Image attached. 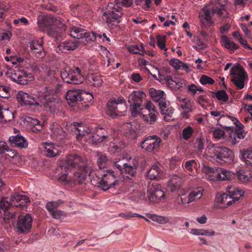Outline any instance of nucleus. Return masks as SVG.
I'll return each instance as SVG.
<instances>
[{
    "label": "nucleus",
    "instance_id": "obj_1",
    "mask_svg": "<svg viewBox=\"0 0 252 252\" xmlns=\"http://www.w3.org/2000/svg\"><path fill=\"white\" fill-rule=\"evenodd\" d=\"M91 165V163H86L78 155H70L57 168L58 181L64 185L81 184L92 172Z\"/></svg>",
    "mask_w": 252,
    "mask_h": 252
},
{
    "label": "nucleus",
    "instance_id": "obj_2",
    "mask_svg": "<svg viewBox=\"0 0 252 252\" xmlns=\"http://www.w3.org/2000/svg\"><path fill=\"white\" fill-rule=\"evenodd\" d=\"M74 132L77 140L82 145L87 143H96L106 141L108 134L107 131L102 127L98 126L91 133V129L83 124L74 123Z\"/></svg>",
    "mask_w": 252,
    "mask_h": 252
},
{
    "label": "nucleus",
    "instance_id": "obj_3",
    "mask_svg": "<svg viewBox=\"0 0 252 252\" xmlns=\"http://www.w3.org/2000/svg\"><path fill=\"white\" fill-rule=\"evenodd\" d=\"M55 93L54 90L46 87L43 91H38L35 94L40 103L39 106H43L47 111L51 113H56L61 106V100L54 97Z\"/></svg>",
    "mask_w": 252,
    "mask_h": 252
},
{
    "label": "nucleus",
    "instance_id": "obj_4",
    "mask_svg": "<svg viewBox=\"0 0 252 252\" xmlns=\"http://www.w3.org/2000/svg\"><path fill=\"white\" fill-rule=\"evenodd\" d=\"M124 14L123 8L113 3H108L102 10V18L111 30L118 28L120 19Z\"/></svg>",
    "mask_w": 252,
    "mask_h": 252
},
{
    "label": "nucleus",
    "instance_id": "obj_5",
    "mask_svg": "<svg viewBox=\"0 0 252 252\" xmlns=\"http://www.w3.org/2000/svg\"><path fill=\"white\" fill-rule=\"evenodd\" d=\"M107 115L113 119L124 116L127 109L126 100L122 97H119L117 100L111 99L107 102Z\"/></svg>",
    "mask_w": 252,
    "mask_h": 252
},
{
    "label": "nucleus",
    "instance_id": "obj_6",
    "mask_svg": "<svg viewBox=\"0 0 252 252\" xmlns=\"http://www.w3.org/2000/svg\"><path fill=\"white\" fill-rule=\"evenodd\" d=\"M119 176L114 171L106 170L103 171L101 179L98 178L97 186L103 190H107L119 184Z\"/></svg>",
    "mask_w": 252,
    "mask_h": 252
},
{
    "label": "nucleus",
    "instance_id": "obj_7",
    "mask_svg": "<svg viewBox=\"0 0 252 252\" xmlns=\"http://www.w3.org/2000/svg\"><path fill=\"white\" fill-rule=\"evenodd\" d=\"M37 24L41 28L51 29L55 26L62 31H66V27L63 23L61 18L54 17L51 15H40L37 17Z\"/></svg>",
    "mask_w": 252,
    "mask_h": 252
},
{
    "label": "nucleus",
    "instance_id": "obj_8",
    "mask_svg": "<svg viewBox=\"0 0 252 252\" xmlns=\"http://www.w3.org/2000/svg\"><path fill=\"white\" fill-rule=\"evenodd\" d=\"M230 74L232 76L231 81L237 89H243L248 76L242 66L239 64L234 66L230 69Z\"/></svg>",
    "mask_w": 252,
    "mask_h": 252
},
{
    "label": "nucleus",
    "instance_id": "obj_9",
    "mask_svg": "<svg viewBox=\"0 0 252 252\" xmlns=\"http://www.w3.org/2000/svg\"><path fill=\"white\" fill-rule=\"evenodd\" d=\"M61 75L63 81L67 83L79 84L84 80L81 71L78 67L74 69L66 68L61 72Z\"/></svg>",
    "mask_w": 252,
    "mask_h": 252
},
{
    "label": "nucleus",
    "instance_id": "obj_10",
    "mask_svg": "<svg viewBox=\"0 0 252 252\" xmlns=\"http://www.w3.org/2000/svg\"><path fill=\"white\" fill-rule=\"evenodd\" d=\"M32 218L28 213L19 216L13 225L15 230L20 234L28 233L31 229Z\"/></svg>",
    "mask_w": 252,
    "mask_h": 252
},
{
    "label": "nucleus",
    "instance_id": "obj_11",
    "mask_svg": "<svg viewBox=\"0 0 252 252\" xmlns=\"http://www.w3.org/2000/svg\"><path fill=\"white\" fill-rule=\"evenodd\" d=\"M90 94V99L94 98L93 93L79 89H72L68 90L66 94V99L69 105L73 107L77 103L78 101L82 100V94Z\"/></svg>",
    "mask_w": 252,
    "mask_h": 252
},
{
    "label": "nucleus",
    "instance_id": "obj_12",
    "mask_svg": "<svg viewBox=\"0 0 252 252\" xmlns=\"http://www.w3.org/2000/svg\"><path fill=\"white\" fill-rule=\"evenodd\" d=\"M147 193L148 198L151 202L166 199L164 192L161 189L160 186L157 183L154 182L148 186Z\"/></svg>",
    "mask_w": 252,
    "mask_h": 252
},
{
    "label": "nucleus",
    "instance_id": "obj_13",
    "mask_svg": "<svg viewBox=\"0 0 252 252\" xmlns=\"http://www.w3.org/2000/svg\"><path fill=\"white\" fill-rule=\"evenodd\" d=\"M160 138L156 135L147 137L141 143V148L149 153H155L159 149Z\"/></svg>",
    "mask_w": 252,
    "mask_h": 252
},
{
    "label": "nucleus",
    "instance_id": "obj_14",
    "mask_svg": "<svg viewBox=\"0 0 252 252\" xmlns=\"http://www.w3.org/2000/svg\"><path fill=\"white\" fill-rule=\"evenodd\" d=\"M8 74L11 80L21 85L26 84L29 80L33 79L32 74L28 73L24 70H12L8 73Z\"/></svg>",
    "mask_w": 252,
    "mask_h": 252
},
{
    "label": "nucleus",
    "instance_id": "obj_15",
    "mask_svg": "<svg viewBox=\"0 0 252 252\" xmlns=\"http://www.w3.org/2000/svg\"><path fill=\"white\" fill-rule=\"evenodd\" d=\"M204 189L202 187H197L192 189L188 196L183 195L181 196V201L183 204H189L191 202H195L201 198Z\"/></svg>",
    "mask_w": 252,
    "mask_h": 252
},
{
    "label": "nucleus",
    "instance_id": "obj_16",
    "mask_svg": "<svg viewBox=\"0 0 252 252\" xmlns=\"http://www.w3.org/2000/svg\"><path fill=\"white\" fill-rule=\"evenodd\" d=\"M16 98L21 105L39 106L40 105L38 99L36 100L35 97L23 91L18 93Z\"/></svg>",
    "mask_w": 252,
    "mask_h": 252
},
{
    "label": "nucleus",
    "instance_id": "obj_17",
    "mask_svg": "<svg viewBox=\"0 0 252 252\" xmlns=\"http://www.w3.org/2000/svg\"><path fill=\"white\" fill-rule=\"evenodd\" d=\"M42 153L49 158H54L60 155L61 151L52 142H46L41 144L39 147Z\"/></svg>",
    "mask_w": 252,
    "mask_h": 252
},
{
    "label": "nucleus",
    "instance_id": "obj_18",
    "mask_svg": "<svg viewBox=\"0 0 252 252\" xmlns=\"http://www.w3.org/2000/svg\"><path fill=\"white\" fill-rule=\"evenodd\" d=\"M9 199L13 206L19 207L23 209L30 202V198L28 196L18 193H14Z\"/></svg>",
    "mask_w": 252,
    "mask_h": 252
},
{
    "label": "nucleus",
    "instance_id": "obj_19",
    "mask_svg": "<svg viewBox=\"0 0 252 252\" xmlns=\"http://www.w3.org/2000/svg\"><path fill=\"white\" fill-rule=\"evenodd\" d=\"M218 153L217 159L228 164L233 161V152L228 148L220 146Z\"/></svg>",
    "mask_w": 252,
    "mask_h": 252
},
{
    "label": "nucleus",
    "instance_id": "obj_20",
    "mask_svg": "<svg viewBox=\"0 0 252 252\" xmlns=\"http://www.w3.org/2000/svg\"><path fill=\"white\" fill-rule=\"evenodd\" d=\"M226 192L233 204L242 198L244 193L242 189L232 185L226 188Z\"/></svg>",
    "mask_w": 252,
    "mask_h": 252
},
{
    "label": "nucleus",
    "instance_id": "obj_21",
    "mask_svg": "<svg viewBox=\"0 0 252 252\" xmlns=\"http://www.w3.org/2000/svg\"><path fill=\"white\" fill-rule=\"evenodd\" d=\"M158 105L161 113L164 116V119L166 121H170L174 119L172 117V115L174 110L170 106L169 101H167L166 99H165L164 101H161Z\"/></svg>",
    "mask_w": 252,
    "mask_h": 252
},
{
    "label": "nucleus",
    "instance_id": "obj_22",
    "mask_svg": "<svg viewBox=\"0 0 252 252\" xmlns=\"http://www.w3.org/2000/svg\"><path fill=\"white\" fill-rule=\"evenodd\" d=\"M233 204L227 193L218 194L215 201V207L220 209L226 208Z\"/></svg>",
    "mask_w": 252,
    "mask_h": 252
},
{
    "label": "nucleus",
    "instance_id": "obj_23",
    "mask_svg": "<svg viewBox=\"0 0 252 252\" xmlns=\"http://www.w3.org/2000/svg\"><path fill=\"white\" fill-rule=\"evenodd\" d=\"M250 32H245V35L241 34L240 32H233V36L235 40L237 41L245 48L252 50V47L248 44V42H252V38L250 36Z\"/></svg>",
    "mask_w": 252,
    "mask_h": 252
},
{
    "label": "nucleus",
    "instance_id": "obj_24",
    "mask_svg": "<svg viewBox=\"0 0 252 252\" xmlns=\"http://www.w3.org/2000/svg\"><path fill=\"white\" fill-rule=\"evenodd\" d=\"M50 129L52 131L51 136L56 140L61 142L65 138L64 131L57 124H53Z\"/></svg>",
    "mask_w": 252,
    "mask_h": 252
},
{
    "label": "nucleus",
    "instance_id": "obj_25",
    "mask_svg": "<svg viewBox=\"0 0 252 252\" xmlns=\"http://www.w3.org/2000/svg\"><path fill=\"white\" fill-rule=\"evenodd\" d=\"M146 97V94L140 91H133L128 96V101L130 104H142L143 99Z\"/></svg>",
    "mask_w": 252,
    "mask_h": 252
},
{
    "label": "nucleus",
    "instance_id": "obj_26",
    "mask_svg": "<svg viewBox=\"0 0 252 252\" xmlns=\"http://www.w3.org/2000/svg\"><path fill=\"white\" fill-rule=\"evenodd\" d=\"M78 47V44L76 39L67 40L61 43L58 46L59 50L63 53L74 50Z\"/></svg>",
    "mask_w": 252,
    "mask_h": 252
},
{
    "label": "nucleus",
    "instance_id": "obj_27",
    "mask_svg": "<svg viewBox=\"0 0 252 252\" xmlns=\"http://www.w3.org/2000/svg\"><path fill=\"white\" fill-rule=\"evenodd\" d=\"M165 81L168 86L173 90H178L185 85V81L177 78L172 79L168 76L165 78Z\"/></svg>",
    "mask_w": 252,
    "mask_h": 252
},
{
    "label": "nucleus",
    "instance_id": "obj_28",
    "mask_svg": "<svg viewBox=\"0 0 252 252\" xmlns=\"http://www.w3.org/2000/svg\"><path fill=\"white\" fill-rule=\"evenodd\" d=\"M9 140L11 143L20 148H25L28 146L27 140L23 136L18 134L10 136Z\"/></svg>",
    "mask_w": 252,
    "mask_h": 252
},
{
    "label": "nucleus",
    "instance_id": "obj_29",
    "mask_svg": "<svg viewBox=\"0 0 252 252\" xmlns=\"http://www.w3.org/2000/svg\"><path fill=\"white\" fill-rule=\"evenodd\" d=\"M219 168L214 169L209 167H205L203 172L205 174L204 177L210 181H219Z\"/></svg>",
    "mask_w": 252,
    "mask_h": 252
},
{
    "label": "nucleus",
    "instance_id": "obj_30",
    "mask_svg": "<svg viewBox=\"0 0 252 252\" xmlns=\"http://www.w3.org/2000/svg\"><path fill=\"white\" fill-rule=\"evenodd\" d=\"M220 43L223 47L230 51H234L239 49V46L229 37L222 36L220 38Z\"/></svg>",
    "mask_w": 252,
    "mask_h": 252
},
{
    "label": "nucleus",
    "instance_id": "obj_31",
    "mask_svg": "<svg viewBox=\"0 0 252 252\" xmlns=\"http://www.w3.org/2000/svg\"><path fill=\"white\" fill-rule=\"evenodd\" d=\"M96 155L97 157V164L99 169H104L111 165V160L105 154L97 152L96 153Z\"/></svg>",
    "mask_w": 252,
    "mask_h": 252
},
{
    "label": "nucleus",
    "instance_id": "obj_32",
    "mask_svg": "<svg viewBox=\"0 0 252 252\" xmlns=\"http://www.w3.org/2000/svg\"><path fill=\"white\" fill-rule=\"evenodd\" d=\"M219 148L220 146H216L212 144H209L205 149V157L209 160L213 158L217 159Z\"/></svg>",
    "mask_w": 252,
    "mask_h": 252
},
{
    "label": "nucleus",
    "instance_id": "obj_33",
    "mask_svg": "<svg viewBox=\"0 0 252 252\" xmlns=\"http://www.w3.org/2000/svg\"><path fill=\"white\" fill-rule=\"evenodd\" d=\"M246 136L245 131L243 129H233L229 134L230 140L233 145L239 142V140L244 138Z\"/></svg>",
    "mask_w": 252,
    "mask_h": 252
},
{
    "label": "nucleus",
    "instance_id": "obj_34",
    "mask_svg": "<svg viewBox=\"0 0 252 252\" xmlns=\"http://www.w3.org/2000/svg\"><path fill=\"white\" fill-rule=\"evenodd\" d=\"M149 93L152 98L158 104L166 99V94L163 91L152 88L149 90Z\"/></svg>",
    "mask_w": 252,
    "mask_h": 252
},
{
    "label": "nucleus",
    "instance_id": "obj_35",
    "mask_svg": "<svg viewBox=\"0 0 252 252\" xmlns=\"http://www.w3.org/2000/svg\"><path fill=\"white\" fill-rule=\"evenodd\" d=\"M87 81L91 85L95 87L101 86L103 82L102 76L96 73L89 74L87 77Z\"/></svg>",
    "mask_w": 252,
    "mask_h": 252
},
{
    "label": "nucleus",
    "instance_id": "obj_36",
    "mask_svg": "<svg viewBox=\"0 0 252 252\" xmlns=\"http://www.w3.org/2000/svg\"><path fill=\"white\" fill-rule=\"evenodd\" d=\"M26 121L29 124V127L33 132H38L42 128L43 124L37 119L27 117Z\"/></svg>",
    "mask_w": 252,
    "mask_h": 252
},
{
    "label": "nucleus",
    "instance_id": "obj_37",
    "mask_svg": "<svg viewBox=\"0 0 252 252\" xmlns=\"http://www.w3.org/2000/svg\"><path fill=\"white\" fill-rule=\"evenodd\" d=\"M219 181H228L234 178V173L224 168H219Z\"/></svg>",
    "mask_w": 252,
    "mask_h": 252
},
{
    "label": "nucleus",
    "instance_id": "obj_38",
    "mask_svg": "<svg viewBox=\"0 0 252 252\" xmlns=\"http://www.w3.org/2000/svg\"><path fill=\"white\" fill-rule=\"evenodd\" d=\"M161 170L159 167L156 164H154L151 169L147 172L146 176L151 180H158L160 178Z\"/></svg>",
    "mask_w": 252,
    "mask_h": 252
},
{
    "label": "nucleus",
    "instance_id": "obj_39",
    "mask_svg": "<svg viewBox=\"0 0 252 252\" xmlns=\"http://www.w3.org/2000/svg\"><path fill=\"white\" fill-rule=\"evenodd\" d=\"M197 163L194 159H191L187 161L184 164L185 171L190 175L194 176L196 175V172H194Z\"/></svg>",
    "mask_w": 252,
    "mask_h": 252
},
{
    "label": "nucleus",
    "instance_id": "obj_40",
    "mask_svg": "<svg viewBox=\"0 0 252 252\" xmlns=\"http://www.w3.org/2000/svg\"><path fill=\"white\" fill-rule=\"evenodd\" d=\"M169 64L172 66L176 70H188L189 69V66L187 63H185L177 59H172L169 61Z\"/></svg>",
    "mask_w": 252,
    "mask_h": 252
},
{
    "label": "nucleus",
    "instance_id": "obj_41",
    "mask_svg": "<svg viewBox=\"0 0 252 252\" xmlns=\"http://www.w3.org/2000/svg\"><path fill=\"white\" fill-rule=\"evenodd\" d=\"M242 158L247 165L252 166V150L244 149L241 152Z\"/></svg>",
    "mask_w": 252,
    "mask_h": 252
},
{
    "label": "nucleus",
    "instance_id": "obj_42",
    "mask_svg": "<svg viewBox=\"0 0 252 252\" xmlns=\"http://www.w3.org/2000/svg\"><path fill=\"white\" fill-rule=\"evenodd\" d=\"M143 110L144 107L142 106V104L141 105L140 103H137V104H130V110L131 115L133 117H136L138 115H141L143 117L142 111Z\"/></svg>",
    "mask_w": 252,
    "mask_h": 252
},
{
    "label": "nucleus",
    "instance_id": "obj_43",
    "mask_svg": "<svg viewBox=\"0 0 252 252\" xmlns=\"http://www.w3.org/2000/svg\"><path fill=\"white\" fill-rule=\"evenodd\" d=\"M146 215L149 219L160 224H165L169 222V219L164 216L151 214H147Z\"/></svg>",
    "mask_w": 252,
    "mask_h": 252
},
{
    "label": "nucleus",
    "instance_id": "obj_44",
    "mask_svg": "<svg viewBox=\"0 0 252 252\" xmlns=\"http://www.w3.org/2000/svg\"><path fill=\"white\" fill-rule=\"evenodd\" d=\"M148 113L147 114H143L142 118L145 121H146L150 124H153L157 120L158 113L157 111H151L148 112Z\"/></svg>",
    "mask_w": 252,
    "mask_h": 252
},
{
    "label": "nucleus",
    "instance_id": "obj_45",
    "mask_svg": "<svg viewBox=\"0 0 252 252\" xmlns=\"http://www.w3.org/2000/svg\"><path fill=\"white\" fill-rule=\"evenodd\" d=\"M100 51L102 56L106 58L107 61V66H110L114 62L113 59L111 60L112 54L107 49V48L104 46H101L100 47Z\"/></svg>",
    "mask_w": 252,
    "mask_h": 252
},
{
    "label": "nucleus",
    "instance_id": "obj_46",
    "mask_svg": "<svg viewBox=\"0 0 252 252\" xmlns=\"http://www.w3.org/2000/svg\"><path fill=\"white\" fill-rule=\"evenodd\" d=\"M10 199L8 197H3L0 201V213H2L5 211L8 210V208L10 206H13Z\"/></svg>",
    "mask_w": 252,
    "mask_h": 252
},
{
    "label": "nucleus",
    "instance_id": "obj_47",
    "mask_svg": "<svg viewBox=\"0 0 252 252\" xmlns=\"http://www.w3.org/2000/svg\"><path fill=\"white\" fill-rule=\"evenodd\" d=\"M237 176L239 181L243 184H247L252 180V176L250 174H247L241 171L237 172Z\"/></svg>",
    "mask_w": 252,
    "mask_h": 252
},
{
    "label": "nucleus",
    "instance_id": "obj_48",
    "mask_svg": "<svg viewBox=\"0 0 252 252\" xmlns=\"http://www.w3.org/2000/svg\"><path fill=\"white\" fill-rule=\"evenodd\" d=\"M62 203L61 200L57 201H50L46 204V207L50 214L58 209L59 206Z\"/></svg>",
    "mask_w": 252,
    "mask_h": 252
},
{
    "label": "nucleus",
    "instance_id": "obj_49",
    "mask_svg": "<svg viewBox=\"0 0 252 252\" xmlns=\"http://www.w3.org/2000/svg\"><path fill=\"white\" fill-rule=\"evenodd\" d=\"M31 48L35 54H41L43 50L41 43L37 40H33L31 42Z\"/></svg>",
    "mask_w": 252,
    "mask_h": 252
},
{
    "label": "nucleus",
    "instance_id": "obj_50",
    "mask_svg": "<svg viewBox=\"0 0 252 252\" xmlns=\"http://www.w3.org/2000/svg\"><path fill=\"white\" fill-rule=\"evenodd\" d=\"M157 40L158 47L164 51V54H166L167 49L165 47V36L164 35H158Z\"/></svg>",
    "mask_w": 252,
    "mask_h": 252
},
{
    "label": "nucleus",
    "instance_id": "obj_51",
    "mask_svg": "<svg viewBox=\"0 0 252 252\" xmlns=\"http://www.w3.org/2000/svg\"><path fill=\"white\" fill-rule=\"evenodd\" d=\"M187 90L189 93L195 95L197 92H203V90L201 87H197L194 84H190L187 86Z\"/></svg>",
    "mask_w": 252,
    "mask_h": 252
},
{
    "label": "nucleus",
    "instance_id": "obj_52",
    "mask_svg": "<svg viewBox=\"0 0 252 252\" xmlns=\"http://www.w3.org/2000/svg\"><path fill=\"white\" fill-rule=\"evenodd\" d=\"M0 214L6 223H9V221L15 218L16 216L15 213L10 212L8 210L3 212Z\"/></svg>",
    "mask_w": 252,
    "mask_h": 252
},
{
    "label": "nucleus",
    "instance_id": "obj_53",
    "mask_svg": "<svg viewBox=\"0 0 252 252\" xmlns=\"http://www.w3.org/2000/svg\"><path fill=\"white\" fill-rule=\"evenodd\" d=\"M193 132V128L188 126L183 129L182 131V137L184 140L189 139L192 135Z\"/></svg>",
    "mask_w": 252,
    "mask_h": 252
},
{
    "label": "nucleus",
    "instance_id": "obj_54",
    "mask_svg": "<svg viewBox=\"0 0 252 252\" xmlns=\"http://www.w3.org/2000/svg\"><path fill=\"white\" fill-rule=\"evenodd\" d=\"M126 127L131 134H136L139 130V126L135 122H130L126 124Z\"/></svg>",
    "mask_w": 252,
    "mask_h": 252
},
{
    "label": "nucleus",
    "instance_id": "obj_55",
    "mask_svg": "<svg viewBox=\"0 0 252 252\" xmlns=\"http://www.w3.org/2000/svg\"><path fill=\"white\" fill-rule=\"evenodd\" d=\"M199 81L202 85H205L207 84L213 85L215 82V80L213 78L206 75H202L200 78Z\"/></svg>",
    "mask_w": 252,
    "mask_h": 252
},
{
    "label": "nucleus",
    "instance_id": "obj_56",
    "mask_svg": "<svg viewBox=\"0 0 252 252\" xmlns=\"http://www.w3.org/2000/svg\"><path fill=\"white\" fill-rule=\"evenodd\" d=\"M214 137L219 140L222 138L224 135V131L220 128L218 127L212 129Z\"/></svg>",
    "mask_w": 252,
    "mask_h": 252
},
{
    "label": "nucleus",
    "instance_id": "obj_57",
    "mask_svg": "<svg viewBox=\"0 0 252 252\" xmlns=\"http://www.w3.org/2000/svg\"><path fill=\"white\" fill-rule=\"evenodd\" d=\"M123 172L122 173L127 174L131 176H133L136 173L137 167H133L131 165H123Z\"/></svg>",
    "mask_w": 252,
    "mask_h": 252
},
{
    "label": "nucleus",
    "instance_id": "obj_58",
    "mask_svg": "<svg viewBox=\"0 0 252 252\" xmlns=\"http://www.w3.org/2000/svg\"><path fill=\"white\" fill-rule=\"evenodd\" d=\"M3 114V118L2 119V122L5 123L10 122L14 118V115L13 113L8 109H4Z\"/></svg>",
    "mask_w": 252,
    "mask_h": 252
},
{
    "label": "nucleus",
    "instance_id": "obj_59",
    "mask_svg": "<svg viewBox=\"0 0 252 252\" xmlns=\"http://www.w3.org/2000/svg\"><path fill=\"white\" fill-rule=\"evenodd\" d=\"M217 99L220 101L226 102L228 99V96L227 94L224 91H219L216 94Z\"/></svg>",
    "mask_w": 252,
    "mask_h": 252
},
{
    "label": "nucleus",
    "instance_id": "obj_60",
    "mask_svg": "<svg viewBox=\"0 0 252 252\" xmlns=\"http://www.w3.org/2000/svg\"><path fill=\"white\" fill-rule=\"evenodd\" d=\"M123 165H131L133 167L138 166V161L134 158L129 157L128 158H126V162H122Z\"/></svg>",
    "mask_w": 252,
    "mask_h": 252
},
{
    "label": "nucleus",
    "instance_id": "obj_61",
    "mask_svg": "<svg viewBox=\"0 0 252 252\" xmlns=\"http://www.w3.org/2000/svg\"><path fill=\"white\" fill-rule=\"evenodd\" d=\"M119 216L126 219H129L131 218L138 217L139 218H144V216L137 213H132L131 212H126L119 214Z\"/></svg>",
    "mask_w": 252,
    "mask_h": 252
},
{
    "label": "nucleus",
    "instance_id": "obj_62",
    "mask_svg": "<svg viewBox=\"0 0 252 252\" xmlns=\"http://www.w3.org/2000/svg\"><path fill=\"white\" fill-rule=\"evenodd\" d=\"M50 215L54 219L58 220L63 219L65 216V213L59 209L54 211Z\"/></svg>",
    "mask_w": 252,
    "mask_h": 252
},
{
    "label": "nucleus",
    "instance_id": "obj_63",
    "mask_svg": "<svg viewBox=\"0 0 252 252\" xmlns=\"http://www.w3.org/2000/svg\"><path fill=\"white\" fill-rule=\"evenodd\" d=\"M181 107L186 112L189 113L192 111V105L190 101H184L181 104Z\"/></svg>",
    "mask_w": 252,
    "mask_h": 252
},
{
    "label": "nucleus",
    "instance_id": "obj_64",
    "mask_svg": "<svg viewBox=\"0 0 252 252\" xmlns=\"http://www.w3.org/2000/svg\"><path fill=\"white\" fill-rule=\"evenodd\" d=\"M210 115L214 119L219 120L223 116V112L217 110H213L210 111Z\"/></svg>",
    "mask_w": 252,
    "mask_h": 252
}]
</instances>
